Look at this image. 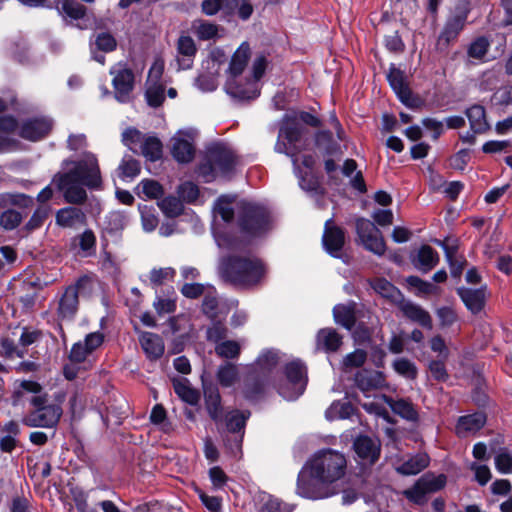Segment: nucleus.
<instances>
[{
  "mask_svg": "<svg viewBox=\"0 0 512 512\" xmlns=\"http://www.w3.org/2000/svg\"><path fill=\"white\" fill-rule=\"evenodd\" d=\"M490 47L485 37H478L468 47L467 53L470 58L483 60Z\"/></svg>",
  "mask_w": 512,
  "mask_h": 512,
  "instance_id": "obj_46",
  "label": "nucleus"
},
{
  "mask_svg": "<svg viewBox=\"0 0 512 512\" xmlns=\"http://www.w3.org/2000/svg\"><path fill=\"white\" fill-rule=\"evenodd\" d=\"M439 262V255L437 251H435L429 245H422L417 254L412 259V263L423 273H427L432 270Z\"/></svg>",
  "mask_w": 512,
  "mask_h": 512,
  "instance_id": "obj_24",
  "label": "nucleus"
},
{
  "mask_svg": "<svg viewBox=\"0 0 512 512\" xmlns=\"http://www.w3.org/2000/svg\"><path fill=\"white\" fill-rule=\"evenodd\" d=\"M35 199L21 192L0 193V227L5 231L15 230L23 221L19 210L33 208Z\"/></svg>",
  "mask_w": 512,
  "mask_h": 512,
  "instance_id": "obj_8",
  "label": "nucleus"
},
{
  "mask_svg": "<svg viewBox=\"0 0 512 512\" xmlns=\"http://www.w3.org/2000/svg\"><path fill=\"white\" fill-rule=\"evenodd\" d=\"M292 506L269 494L260 498L259 512H291Z\"/></svg>",
  "mask_w": 512,
  "mask_h": 512,
  "instance_id": "obj_39",
  "label": "nucleus"
},
{
  "mask_svg": "<svg viewBox=\"0 0 512 512\" xmlns=\"http://www.w3.org/2000/svg\"><path fill=\"white\" fill-rule=\"evenodd\" d=\"M86 222V215L82 209L74 206L64 207L56 213V223L65 228H72L76 225H83Z\"/></svg>",
  "mask_w": 512,
  "mask_h": 512,
  "instance_id": "obj_25",
  "label": "nucleus"
},
{
  "mask_svg": "<svg viewBox=\"0 0 512 512\" xmlns=\"http://www.w3.org/2000/svg\"><path fill=\"white\" fill-rule=\"evenodd\" d=\"M240 350L239 343L233 340L223 341L215 347L217 355L227 359L237 358L240 354Z\"/></svg>",
  "mask_w": 512,
  "mask_h": 512,
  "instance_id": "obj_48",
  "label": "nucleus"
},
{
  "mask_svg": "<svg viewBox=\"0 0 512 512\" xmlns=\"http://www.w3.org/2000/svg\"><path fill=\"white\" fill-rule=\"evenodd\" d=\"M125 226V217L119 212H111L105 219V230L112 234L121 231Z\"/></svg>",
  "mask_w": 512,
  "mask_h": 512,
  "instance_id": "obj_56",
  "label": "nucleus"
},
{
  "mask_svg": "<svg viewBox=\"0 0 512 512\" xmlns=\"http://www.w3.org/2000/svg\"><path fill=\"white\" fill-rule=\"evenodd\" d=\"M175 274V270L171 267L153 269L150 272L149 279L154 286H160L166 281H172L175 277Z\"/></svg>",
  "mask_w": 512,
  "mask_h": 512,
  "instance_id": "obj_55",
  "label": "nucleus"
},
{
  "mask_svg": "<svg viewBox=\"0 0 512 512\" xmlns=\"http://www.w3.org/2000/svg\"><path fill=\"white\" fill-rule=\"evenodd\" d=\"M304 127L295 119H286L279 129V139L284 138L291 146L300 141Z\"/></svg>",
  "mask_w": 512,
  "mask_h": 512,
  "instance_id": "obj_33",
  "label": "nucleus"
},
{
  "mask_svg": "<svg viewBox=\"0 0 512 512\" xmlns=\"http://www.w3.org/2000/svg\"><path fill=\"white\" fill-rule=\"evenodd\" d=\"M94 44L99 51L109 53L116 49L117 41L115 37L108 32H101L95 36Z\"/></svg>",
  "mask_w": 512,
  "mask_h": 512,
  "instance_id": "obj_52",
  "label": "nucleus"
},
{
  "mask_svg": "<svg viewBox=\"0 0 512 512\" xmlns=\"http://www.w3.org/2000/svg\"><path fill=\"white\" fill-rule=\"evenodd\" d=\"M120 177L122 178H134L136 177L141 170L139 161L129 158L123 159L121 164L119 165Z\"/></svg>",
  "mask_w": 512,
  "mask_h": 512,
  "instance_id": "obj_57",
  "label": "nucleus"
},
{
  "mask_svg": "<svg viewBox=\"0 0 512 512\" xmlns=\"http://www.w3.org/2000/svg\"><path fill=\"white\" fill-rule=\"evenodd\" d=\"M178 193L184 201L191 203L199 197V188L193 182L187 181L179 186Z\"/></svg>",
  "mask_w": 512,
  "mask_h": 512,
  "instance_id": "obj_60",
  "label": "nucleus"
},
{
  "mask_svg": "<svg viewBox=\"0 0 512 512\" xmlns=\"http://www.w3.org/2000/svg\"><path fill=\"white\" fill-rule=\"evenodd\" d=\"M93 280L87 275L80 276L75 282L64 287L57 295L56 314L61 321H72L79 310V297L90 295Z\"/></svg>",
  "mask_w": 512,
  "mask_h": 512,
  "instance_id": "obj_7",
  "label": "nucleus"
},
{
  "mask_svg": "<svg viewBox=\"0 0 512 512\" xmlns=\"http://www.w3.org/2000/svg\"><path fill=\"white\" fill-rule=\"evenodd\" d=\"M140 148L142 155L150 161H156L162 156V143L155 136L144 138Z\"/></svg>",
  "mask_w": 512,
  "mask_h": 512,
  "instance_id": "obj_40",
  "label": "nucleus"
},
{
  "mask_svg": "<svg viewBox=\"0 0 512 512\" xmlns=\"http://www.w3.org/2000/svg\"><path fill=\"white\" fill-rule=\"evenodd\" d=\"M418 482L426 494L435 493L445 487L447 477L444 474L434 475L433 473H426L418 479Z\"/></svg>",
  "mask_w": 512,
  "mask_h": 512,
  "instance_id": "obj_38",
  "label": "nucleus"
},
{
  "mask_svg": "<svg viewBox=\"0 0 512 512\" xmlns=\"http://www.w3.org/2000/svg\"><path fill=\"white\" fill-rule=\"evenodd\" d=\"M354 451L363 464L374 465L381 454V442L377 437L359 435L353 443Z\"/></svg>",
  "mask_w": 512,
  "mask_h": 512,
  "instance_id": "obj_14",
  "label": "nucleus"
},
{
  "mask_svg": "<svg viewBox=\"0 0 512 512\" xmlns=\"http://www.w3.org/2000/svg\"><path fill=\"white\" fill-rule=\"evenodd\" d=\"M394 370L407 379H415L417 377L416 365L407 358H398L393 362Z\"/></svg>",
  "mask_w": 512,
  "mask_h": 512,
  "instance_id": "obj_45",
  "label": "nucleus"
},
{
  "mask_svg": "<svg viewBox=\"0 0 512 512\" xmlns=\"http://www.w3.org/2000/svg\"><path fill=\"white\" fill-rule=\"evenodd\" d=\"M62 416V408L58 404L34 409L23 417L22 423L28 427L54 428Z\"/></svg>",
  "mask_w": 512,
  "mask_h": 512,
  "instance_id": "obj_13",
  "label": "nucleus"
},
{
  "mask_svg": "<svg viewBox=\"0 0 512 512\" xmlns=\"http://www.w3.org/2000/svg\"><path fill=\"white\" fill-rule=\"evenodd\" d=\"M177 50L179 54L186 57H193L197 51L194 40L190 36H181L178 39Z\"/></svg>",
  "mask_w": 512,
  "mask_h": 512,
  "instance_id": "obj_63",
  "label": "nucleus"
},
{
  "mask_svg": "<svg viewBox=\"0 0 512 512\" xmlns=\"http://www.w3.org/2000/svg\"><path fill=\"white\" fill-rule=\"evenodd\" d=\"M342 345V336L333 328L320 329L316 336V347L326 353L337 352Z\"/></svg>",
  "mask_w": 512,
  "mask_h": 512,
  "instance_id": "obj_22",
  "label": "nucleus"
},
{
  "mask_svg": "<svg viewBox=\"0 0 512 512\" xmlns=\"http://www.w3.org/2000/svg\"><path fill=\"white\" fill-rule=\"evenodd\" d=\"M74 242L79 246L80 250L85 253L86 256L91 255L95 252L96 247V236L92 230H85L74 238Z\"/></svg>",
  "mask_w": 512,
  "mask_h": 512,
  "instance_id": "obj_44",
  "label": "nucleus"
},
{
  "mask_svg": "<svg viewBox=\"0 0 512 512\" xmlns=\"http://www.w3.org/2000/svg\"><path fill=\"white\" fill-rule=\"evenodd\" d=\"M387 80L403 104L410 108L416 106L403 71H401L399 68H396L394 65H391L387 74Z\"/></svg>",
  "mask_w": 512,
  "mask_h": 512,
  "instance_id": "obj_16",
  "label": "nucleus"
},
{
  "mask_svg": "<svg viewBox=\"0 0 512 512\" xmlns=\"http://www.w3.org/2000/svg\"><path fill=\"white\" fill-rule=\"evenodd\" d=\"M406 283L415 288L420 294L430 295L435 294L438 291V287L432 284L431 282L424 281L418 276H408L406 278Z\"/></svg>",
  "mask_w": 512,
  "mask_h": 512,
  "instance_id": "obj_53",
  "label": "nucleus"
},
{
  "mask_svg": "<svg viewBox=\"0 0 512 512\" xmlns=\"http://www.w3.org/2000/svg\"><path fill=\"white\" fill-rule=\"evenodd\" d=\"M403 495L412 503L417 505H423L426 502V492L421 485H419L418 480L415 484L403 491Z\"/></svg>",
  "mask_w": 512,
  "mask_h": 512,
  "instance_id": "obj_58",
  "label": "nucleus"
},
{
  "mask_svg": "<svg viewBox=\"0 0 512 512\" xmlns=\"http://www.w3.org/2000/svg\"><path fill=\"white\" fill-rule=\"evenodd\" d=\"M385 403L391 408V410L401 418L416 422L418 421L419 415L412 402L406 399L393 400L387 395L382 396Z\"/></svg>",
  "mask_w": 512,
  "mask_h": 512,
  "instance_id": "obj_26",
  "label": "nucleus"
},
{
  "mask_svg": "<svg viewBox=\"0 0 512 512\" xmlns=\"http://www.w3.org/2000/svg\"><path fill=\"white\" fill-rule=\"evenodd\" d=\"M469 12L470 2L468 0H459L454 7L453 13L445 23L439 36V41H444L446 44L454 41L464 28Z\"/></svg>",
  "mask_w": 512,
  "mask_h": 512,
  "instance_id": "obj_11",
  "label": "nucleus"
},
{
  "mask_svg": "<svg viewBox=\"0 0 512 512\" xmlns=\"http://www.w3.org/2000/svg\"><path fill=\"white\" fill-rule=\"evenodd\" d=\"M486 420V415L483 412L461 416L456 425V433L460 437H465L468 433H475L485 425Z\"/></svg>",
  "mask_w": 512,
  "mask_h": 512,
  "instance_id": "obj_23",
  "label": "nucleus"
},
{
  "mask_svg": "<svg viewBox=\"0 0 512 512\" xmlns=\"http://www.w3.org/2000/svg\"><path fill=\"white\" fill-rule=\"evenodd\" d=\"M158 206L165 216L175 218L183 213L184 206L175 196H167L158 202Z\"/></svg>",
  "mask_w": 512,
  "mask_h": 512,
  "instance_id": "obj_41",
  "label": "nucleus"
},
{
  "mask_svg": "<svg viewBox=\"0 0 512 512\" xmlns=\"http://www.w3.org/2000/svg\"><path fill=\"white\" fill-rule=\"evenodd\" d=\"M457 294L465 304L466 308L473 314L479 313L485 305V288L472 289L460 287L457 289Z\"/></svg>",
  "mask_w": 512,
  "mask_h": 512,
  "instance_id": "obj_20",
  "label": "nucleus"
},
{
  "mask_svg": "<svg viewBox=\"0 0 512 512\" xmlns=\"http://www.w3.org/2000/svg\"><path fill=\"white\" fill-rule=\"evenodd\" d=\"M357 234L364 247L376 255H383L386 250V244L381 231L373 222L367 219H359L356 222Z\"/></svg>",
  "mask_w": 512,
  "mask_h": 512,
  "instance_id": "obj_12",
  "label": "nucleus"
},
{
  "mask_svg": "<svg viewBox=\"0 0 512 512\" xmlns=\"http://www.w3.org/2000/svg\"><path fill=\"white\" fill-rule=\"evenodd\" d=\"M218 270L225 282L242 288L261 285L267 275L266 264L256 256H226L221 259Z\"/></svg>",
  "mask_w": 512,
  "mask_h": 512,
  "instance_id": "obj_3",
  "label": "nucleus"
},
{
  "mask_svg": "<svg viewBox=\"0 0 512 512\" xmlns=\"http://www.w3.org/2000/svg\"><path fill=\"white\" fill-rule=\"evenodd\" d=\"M399 308L403 315L410 321L418 323L424 328L432 329V318L428 311L423 309L420 305L411 301H403L400 303Z\"/></svg>",
  "mask_w": 512,
  "mask_h": 512,
  "instance_id": "obj_21",
  "label": "nucleus"
},
{
  "mask_svg": "<svg viewBox=\"0 0 512 512\" xmlns=\"http://www.w3.org/2000/svg\"><path fill=\"white\" fill-rule=\"evenodd\" d=\"M322 244L327 253L335 258L341 256V251L345 244L344 230L336 226L332 218L328 219L324 225Z\"/></svg>",
  "mask_w": 512,
  "mask_h": 512,
  "instance_id": "obj_15",
  "label": "nucleus"
},
{
  "mask_svg": "<svg viewBox=\"0 0 512 512\" xmlns=\"http://www.w3.org/2000/svg\"><path fill=\"white\" fill-rule=\"evenodd\" d=\"M57 10L64 18L80 20L86 16L87 8L76 0H59Z\"/></svg>",
  "mask_w": 512,
  "mask_h": 512,
  "instance_id": "obj_34",
  "label": "nucleus"
},
{
  "mask_svg": "<svg viewBox=\"0 0 512 512\" xmlns=\"http://www.w3.org/2000/svg\"><path fill=\"white\" fill-rule=\"evenodd\" d=\"M141 346L150 359H158L164 353V343L162 338L151 332H144L140 337Z\"/></svg>",
  "mask_w": 512,
  "mask_h": 512,
  "instance_id": "obj_28",
  "label": "nucleus"
},
{
  "mask_svg": "<svg viewBox=\"0 0 512 512\" xmlns=\"http://www.w3.org/2000/svg\"><path fill=\"white\" fill-rule=\"evenodd\" d=\"M171 142V154L177 162L189 163L193 160L195 148L190 141L180 137H173Z\"/></svg>",
  "mask_w": 512,
  "mask_h": 512,
  "instance_id": "obj_27",
  "label": "nucleus"
},
{
  "mask_svg": "<svg viewBox=\"0 0 512 512\" xmlns=\"http://www.w3.org/2000/svg\"><path fill=\"white\" fill-rule=\"evenodd\" d=\"M195 33L200 40H210L217 36L218 26L205 20L195 23Z\"/></svg>",
  "mask_w": 512,
  "mask_h": 512,
  "instance_id": "obj_51",
  "label": "nucleus"
},
{
  "mask_svg": "<svg viewBox=\"0 0 512 512\" xmlns=\"http://www.w3.org/2000/svg\"><path fill=\"white\" fill-rule=\"evenodd\" d=\"M51 209L48 205H39L32 213L29 220L21 228L25 236L41 228L50 215Z\"/></svg>",
  "mask_w": 512,
  "mask_h": 512,
  "instance_id": "obj_32",
  "label": "nucleus"
},
{
  "mask_svg": "<svg viewBox=\"0 0 512 512\" xmlns=\"http://www.w3.org/2000/svg\"><path fill=\"white\" fill-rule=\"evenodd\" d=\"M238 368L235 364L226 362L220 365L217 371V379L223 387H231L238 379Z\"/></svg>",
  "mask_w": 512,
  "mask_h": 512,
  "instance_id": "obj_42",
  "label": "nucleus"
},
{
  "mask_svg": "<svg viewBox=\"0 0 512 512\" xmlns=\"http://www.w3.org/2000/svg\"><path fill=\"white\" fill-rule=\"evenodd\" d=\"M173 387L175 393L186 403L196 405L199 402V392L192 388L189 381L186 379L174 380Z\"/></svg>",
  "mask_w": 512,
  "mask_h": 512,
  "instance_id": "obj_36",
  "label": "nucleus"
},
{
  "mask_svg": "<svg viewBox=\"0 0 512 512\" xmlns=\"http://www.w3.org/2000/svg\"><path fill=\"white\" fill-rule=\"evenodd\" d=\"M238 164V156L226 144L218 142L208 146L198 165L197 173L205 183L217 177L230 175Z\"/></svg>",
  "mask_w": 512,
  "mask_h": 512,
  "instance_id": "obj_4",
  "label": "nucleus"
},
{
  "mask_svg": "<svg viewBox=\"0 0 512 512\" xmlns=\"http://www.w3.org/2000/svg\"><path fill=\"white\" fill-rule=\"evenodd\" d=\"M355 385L364 393L377 390L384 386L385 378L382 372L362 369L355 374Z\"/></svg>",
  "mask_w": 512,
  "mask_h": 512,
  "instance_id": "obj_19",
  "label": "nucleus"
},
{
  "mask_svg": "<svg viewBox=\"0 0 512 512\" xmlns=\"http://www.w3.org/2000/svg\"><path fill=\"white\" fill-rule=\"evenodd\" d=\"M347 471V459L334 449L317 451L303 466L297 477L296 492L308 499H323L332 495L331 485Z\"/></svg>",
  "mask_w": 512,
  "mask_h": 512,
  "instance_id": "obj_1",
  "label": "nucleus"
},
{
  "mask_svg": "<svg viewBox=\"0 0 512 512\" xmlns=\"http://www.w3.org/2000/svg\"><path fill=\"white\" fill-rule=\"evenodd\" d=\"M104 341V335L97 331L86 335L83 341L72 345L69 353V363L63 368V374L67 380H74L80 367L87 370L92 367L93 360L90 359L92 353L99 348Z\"/></svg>",
  "mask_w": 512,
  "mask_h": 512,
  "instance_id": "obj_6",
  "label": "nucleus"
},
{
  "mask_svg": "<svg viewBox=\"0 0 512 512\" xmlns=\"http://www.w3.org/2000/svg\"><path fill=\"white\" fill-rule=\"evenodd\" d=\"M214 210L227 223L234 219L235 212L232 202L226 196H221L217 199Z\"/></svg>",
  "mask_w": 512,
  "mask_h": 512,
  "instance_id": "obj_50",
  "label": "nucleus"
},
{
  "mask_svg": "<svg viewBox=\"0 0 512 512\" xmlns=\"http://www.w3.org/2000/svg\"><path fill=\"white\" fill-rule=\"evenodd\" d=\"M205 409L210 418L216 423H222L224 420V409L219 389L215 385H204Z\"/></svg>",
  "mask_w": 512,
  "mask_h": 512,
  "instance_id": "obj_18",
  "label": "nucleus"
},
{
  "mask_svg": "<svg viewBox=\"0 0 512 512\" xmlns=\"http://www.w3.org/2000/svg\"><path fill=\"white\" fill-rule=\"evenodd\" d=\"M372 287L377 293L388 299H395L400 295V291L384 278L375 279L372 283Z\"/></svg>",
  "mask_w": 512,
  "mask_h": 512,
  "instance_id": "obj_47",
  "label": "nucleus"
},
{
  "mask_svg": "<svg viewBox=\"0 0 512 512\" xmlns=\"http://www.w3.org/2000/svg\"><path fill=\"white\" fill-rule=\"evenodd\" d=\"M367 359L366 351L362 349H356L352 353L347 354L343 359V365L345 368H358L361 367Z\"/></svg>",
  "mask_w": 512,
  "mask_h": 512,
  "instance_id": "obj_59",
  "label": "nucleus"
},
{
  "mask_svg": "<svg viewBox=\"0 0 512 512\" xmlns=\"http://www.w3.org/2000/svg\"><path fill=\"white\" fill-rule=\"evenodd\" d=\"M237 223L242 234L249 238H258L271 229V217L261 205L242 201L237 211Z\"/></svg>",
  "mask_w": 512,
  "mask_h": 512,
  "instance_id": "obj_5",
  "label": "nucleus"
},
{
  "mask_svg": "<svg viewBox=\"0 0 512 512\" xmlns=\"http://www.w3.org/2000/svg\"><path fill=\"white\" fill-rule=\"evenodd\" d=\"M249 416V411L242 412L239 410H234L229 412L225 417L226 429L232 434L242 433L243 435L246 421Z\"/></svg>",
  "mask_w": 512,
  "mask_h": 512,
  "instance_id": "obj_37",
  "label": "nucleus"
},
{
  "mask_svg": "<svg viewBox=\"0 0 512 512\" xmlns=\"http://www.w3.org/2000/svg\"><path fill=\"white\" fill-rule=\"evenodd\" d=\"M172 334L189 336L192 330L189 319L184 315L171 317L168 321Z\"/></svg>",
  "mask_w": 512,
  "mask_h": 512,
  "instance_id": "obj_49",
  "label": "nucleus"
},
{
  "mask_svg": "<svg viewBox=\"0 0 512 512\" xmlns=\"http://www.w3.org/2000/svg\"><path fill=\"white\" fill-rule=\"evenodd\" d=\"M165 87L161 83H151L145 92L147 103L151 107H159L165 100Z\"/></svg>",
  "mask_w": 512,
  "mask_h": 512,
  "instance_id": "obj_43",
  "label": "nucleus"
},
{
  "mask_svg": "<svg viewBox=\"0 0 512 512\" xmlns=\"http://www.w3.org/2000/svg\"><path fill=\"white\" fill-rule=\"evenodd\" d=\"M143 134L136 128H127L122 134V142L133 152H137V146L142 144Z\"/></svg>",
  "mask_w": 512,
  "mask_h": 512,
  "instance_id": "obj_54",
  "label": "nucleus"
},
{
  "mask_svg": "<svg viewBox=\"0 0 512 512\" xmlns=\"http://www.w3.org/2000/svg\"><path fill=\"white\" fill-rule=\"evenodd\" d=\"M496 469L503 474L512 473V456L506 451H502L495 456Z\"/></svg>",
  "mask_w": 512,
  "mask_h": 512,
  "instance_id": "obj_64",
  "label": "nucleus"
},
{
  "mask_svg": "<svg viewBox=\"0 0 512 512\" xmlns=\"http://www.w3.org/2000/svg\"><path fill=\"white\" fill-rule=\"evenodd\" d=\"M142 192L150 199H157L163 194L162 186L155 180L145 179L140 183Z\"/></svg>",
  "mask_w": 512,
  "mask_h": 512,
  "instance_id": "obj_61",
  "label": "nucleus"
},
{
  "mask_svg": "<svg viewBox=\"0 0 512 512\" xmlns=\"http://www.w3.org/2000/svg\"><path fill=\"white\" fill-rule=\"evenodd\" d=\"M335 322L350 330L356 323L354 307L351 305L338 304L333 308Z\"/></svg>",
  "mask_w": 512,
  "mask_h": 512,
  "instance_id": "obj_35",
  "label": "nucleus"
},
{
  "mask_svg": "<svg viewBox=\"0 0 512 512\" xmlns=\"http://www.w3.org/2000/svg\"><path fill=\"white\" fill-rule=\"evenodd\" d=\"M109 74L112 76V87L115 99L120 103H128L135 86V74L126 62L114 64Z\"/></svg>",
  "mask_w": 512,
  "mask_h": 512,
  "instance_id": "obj_10",
  "label": "nucleus"
},
{
  "mask_svg": "<svg viewBox=\"0 0 512 512\" xmlns=\"http://www.w3.org/2000/svg\"><path fill=\"white\" fill-rule=\"evenodd\" d=\"M250 47L249 44L244 42L239 48L234 52L230 65H229V73L233 77H237L244 71L248 60L250 58Z\"/></svg>",
  "mask_w": 512,
  "mask_h": 512,
  "instance_id": "obj_31",
  "label": "nucleus"
},
{
  "mask_svg": "<svg viewBox=\"0 0 512 512\" xmlns=\"http://www.w3.org/2000/svg\"><path fill=\"white\" fill-rule=\"evenodd\" d=\"M52 178V184L63 195L64 200L73 205H82L87 201L85 188L98 190L102 186V177L97 157L90 152L79 159H65Z\"/></svg>",
  "mask_w": 512,
  "mask_h": 512,
  "instance_id": "obj_2",
  "label": "nucleus"
},
{
  "mask_svg": "<svg viewBox=\"0 0 512 512\" xmlns=\"http://www.w3.org/2000/svg\"><path fill=\"white\" fill-rule=\"evenodd\" d=\"M466 116L470 123L473 133L481 134L486 132L490 127L486 119L485 109L481 105H473L466 110Z\"/></svg>",
  "mask_w": 512,
  "mask_h": 512,
  "instance_id": "obj_30",
  "label": "nucleus"
},
{
  "mask_svg": "<svg viewBox=\"0 0 512 512\" xmlns=\"http://www.w3.org/2000/svg\"><path fill=\"white\" fill-rule=\"evenodd\" d=\"M285 375L288 385L278 387L279 394L287 399L294 400L303 394L307 385V368L300 360H295L285 366Z\"/></svg>",
  "mask_w": 512,
  "mask_h": 512,
  "instance_id": "obj_9",
  "label": "nucleus"
},
{
  "mask_svg": "<svg viewBox=\"0 0 512 512\" xmlns=\"http://www.w3.org/2000/svg\"><path fill=\"white\" fill-rule=\"evenodd\" d=\"M52 126L53 122L48 118H31L22 123L19 136L25 140L38 141L50 133Z\"/></svg>",
  "mask_w": 512,
  "mask_h": 512,
  "instance_id": "obj_17",
  "label": "nucleus"
},
{
  "mask_svg": "<svg viewBox=\"0 0 512 512\" xmlns=\"http://www.w3.org/2000/svg\"><path fill=\"white\" fill-rule=\"evenodd\" d=\"M142 225L145 231L151 232L158 225V218L154 214V209L148 206L140 208Z\"/></svg>",
  "mask_w": 512,
  "mask_h": 512,
  "instance_id": "obj_62",
  "label": "nucleus"
},
{
  "mask_svg": "<svg viewBox=\"0 0 512 512\" xmlns=\"http://www.w3.org/2000/svg\"><path fill=\"white\" fill-rule=\"evenodd\" d=\"M430 463V457L426 453H417L404 461L399 467L397 472L401 475H416L423 471Z\"/></svg>",
  "mask_w": 512,
  "mask_h": 512,
  "instance_id": "obj_29",
  "label": "nucleus"
}]
</instances>
